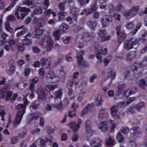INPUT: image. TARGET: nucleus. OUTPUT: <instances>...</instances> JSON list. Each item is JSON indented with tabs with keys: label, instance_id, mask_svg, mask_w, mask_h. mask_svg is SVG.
I'll return each mask as SVG.
<instances>
[{
	"label": "nucleus",
	"instance_id": "7c9ffc66",
	"mask_svg": "<svg viewBox=\"0 0 147 147\" xmlns=\"http://www.w3.org/2000/svg\"><path fill=\"white\" fill-rule=\"evenodd\" d=\"M2 95L1 96V98H3L4 96H7L9 98L12 94V92L11 91H8L5 92L4 90L2 91V93L1 94Z\"/></svg>",
	"mask_w": 147,
	"mask_h": 147
},
{
	"label": "nucleus",
	"instance_id": "393cba45",
	"mask_svg": "<svg viewBox=\"0 0 147 147\" xmlns=\"http://www.w3.org/2000/svg\"><path fill=\"white\" fill-rule=\"evenodd\" d=\"M61 32L60 30H57L53 32V36L57 40H59L60 39Z\"/></svg>",
	"mask_w": 147,
	"mask_h": 147
},
{
	"label": "nucleus",
	"instance_id": "4be33fe9",
	"mask_svg": "<svg viewBox=\"0 0 147 147\" xmlns=\"http://www.w3.org/2000/svg\"><path fill=\"white\" fill-rule=\"evenodd\" d=\"M118 36V41L119 43L122 42L123 40L126 38V34L123 32H121Z\"/></svg>",
	"mask_w": 147,
	"mask_h": 147
},
{
	"label": "nucleus",
	"instance_id": "0e129e2a",
	"mask_svg": "<svg viewBox=\"0 0 147 147\" xmlns=\"http://www.w3.org/2000/svg\"><path fill=\"white\" fill-rule=\"evenodd\" d=\"M40 106L39 103H36V102L32 103L30 107L33 109H36Z\"/></svg>",
	"mask_w": 147,
	"mask_h": 147
},
{
	"label": "nucleus",
	"instance_id": "58836bf2",
	"mask_svg": "<svg viewBox=\"0 0 147 147\" xmlns=\"http://www.w3.org/2000/svg\"><path fill=\"white\" fill-rule=\"evenodd\" d=\"M88 24L91 29H93L96 27V23L95 21H93L90 20L88 22Z\"/></svg>",
	"mask_w": 147,
	"mask_h": 147
},
{
	"label": "nucleus",
	"instance_id": "4c0bfd02",
	"mask_svg": "<svg viewBox=\"0 0 147 147\" xmlns=\"http://www.w3.org/2000/svg\"><path fill=\"white\" fill-rule=\"evenodd\" d=\"M73 130V132L74 134V135L72 137L71 140L73 141L76 142L77 141L79 138L78 134H76L77 133L78 130H76L75 131H74V130Z\"/></svg>",
	"mask_w": 147,
	"mask_h": 147
},
{
	"label": "nucleus",
	"instance_id": "6e6552de",
	"mask_svg": "<svg viewBox=\"0 0 147 147\" xmlns=\"http://www.w3.org/2000/svg\"><path fill=\"white\" fill-rule=\"evenodd\" d=\"M112 17L109 15L104 16H102L100 20L103 27H106L109 26V23L112 22Z\"/></svg>",
	"mask_w": 147,
	"mask_h": 147
},
{
	"label": "nucleus",
	"instance_id": "f03ea898",
	"mask_svg": "<svg viewBox=\"0 0 147 147\" xmlns=\"http://www.w3.org/2000/svg\"><path fill=\"white\" fill-rule=\"evenodd\" d=\"M138 41L133 38L124 41L123 47L126 50H129L132 48H135L136 46L138 45Z\"/></svg>",
	"mask_w": 147,
	"mask_h": 147
},
{
	"label": "nucleus",
	"instance_id": "72a5a7b5",
	"mask_svg": "<svg viewBox=\"0 0 147 147\" xmlns=\"http://www.w3.org/2000/svg\"><path fill=\"white\" fill-rule=\"evenodd\" d=\"M147 40V31L145 32L142 36V38L139 40L141 42H144Z\"/></svg>",
	"mask_w": 147,
	"mask_h": 147
},
{
	"label": "nucleus",
	"instance_id": "3c124183",
	"mask_svg": "<svg viewBox=\"0 0 147 147\" xmlns=\"http://www.w3.org/2000/svg\"><path fill=\"white\" fill-rule=\"evenodd\" d=\"M69 28V26L68 25L64 24H61L60 26V29L63 31L67 30Z\"/></svg>",
	"mask_w": 147,
	"mask_h": 147
},
{
	"label": "nucleus",
	"instance_id": "052dcab7",
	"mask_svg": "<svg viewBox=\"0 0 147 147\" xmlns=\"http://www.w3.org/2000/svg\"><path fill=\"white\" fill-rule=\"evenodd\" d=\"M121 129L122 133L124 134H127L129 131V128L127 127H122Z\"/></svg>",
	"mask_w": 147,
	"mask_h": 147
},
{
	"label": "nucleus",
	"instance_id": "ddd939ff",
	"mask_svg": "<svg viewBox=\"0 0 147 147\" xmlns=\"http://www.w3.org/2000/svg\"><path fill=\"white\" fill-rule=\"evenodd\" d=\"M118 107L117 105H114L111 108V114L112 116L115 118H119V116L117 114Z\"/></svg>",
	"mask_w": 147,
	"mask_h": 147
},
{
	"label": "nucleus",
	"instance_id": "69168bd1",
	"mask_svg": "<svg viewBox=\"0 0 147 147\" xmlns=\"http://www.w3.org/2000/svg\"><path fill=\"white\" fill-rule=\"evenodd\" d=\"M115 29L117 35H119V33H120L121 32H122L120 26L119 25H118L116 26Z\"/></svg>",
	"mask_w": 147,
	"mask_h": 147
},
{
	"label": "nucleus",
	"instance_id": "6ab92c4d",
	"mask_svg": "<svg viewBox=\"0 0 147 147\" xmlns=\"http://www.w3.org/2000/svg\"><path fill=\"white\" fill-rule=\"evenodd\" d=\"M83 37L81 36L78 35L77 37L76 40L77 43L78 44V47L80 48H82L83 47V43L80 42L83 40Z\"/></svg>",
	"mask_w": 147,
	"mask_h": 147
},
{
	"label": "nucleus",
	"instance_id": "f704fd0d",
	"mask_svg": "<svg viewBox=\"0 0 147 147\" xmlns=\"http://www.w3.org/2000/svg\"><path fill=\"white\" fill-rule=\"evenodd\" d=\"M22 29H23L20 32H21V34H22V35L28 32V30L27 28H24L23 26H21L18 27L15 30Z\"/></svg>",
	"mask_w": 147,
	"mask_h": 147
},
{
	"label": "nucleus",
	"instance_id": "2eb2a0df",
	"mask_svg": "<svg viewBox=\"0 0 147 147\" xmlns=\"http://www.w3.org/2000/svg\"><path fill=\"white\" fill-rule=\"evenodd\" d=\"M23 115L20 114L19 113H17L16 117L13 122V125L14 127H17L18 125L20 124Z\"/></svg>",
	"mask_w": 147,
	"mask_h": 147
},
{
	"label": "nucleus",
	"instance_id": "bf43d9fd",
	"mask_svg": "<svg viewBox=\"0 0 147 147\" xmlns=\"http://www.w3.org/2000/svg\"><path fill=\"white\" fill-rule=\"evenodd\" d=\"M76 110L74 109L73 111H70L69 113L68 117L73 118V117L75 116L76 114L75 112H76Z\"/></svg>",
	"mask_w": 147,
	"mask_h": 147
},
{
	"label": "nucleus",
	"instance_id": "a19ab883",
	"mask_svg": "<svg viewBox=\"0 0 147 147\" xmlns=\"http://www.w3.org/2000/svg\"><path fill=\"white\" fill-rule=\"evenodd\" d=\"M134 93V92L132 90L128 89L125 90L124 92V95L125 96L127 97L131 94H133Z\"/></svg>",
	"mask_w": 147,
	"mask_h": 147
},
{
	"label": "nucleus",
	"instance_id": "a878e982",
	"mask_svg": "<svg viewBox=\"0 0 147 147\" xmlns=\"http://www.w3.org/2000/svg\"><path fill=\"white\" fill-rule=\"evenodd\" d=\"M51 61V59L50 58H46V59L44 58H41L40 61V63L42 64H45L46 65H49L50 63V61Z\"/></svg>",
	"mask_w": 147,
	"mask_h": 147
},
{
	"label": "nucleus",
	"instance_id": "e433bc0d",
	"mask_svg": "<svg viewBox=\"0 0 147 147\" xmlns=\"http://www.w3.org/2000/svg\"><path fill=\"white\" fill-rule=\"evenodd\" d=\"M67 13L65 11H61L59 12L58 14V16L61 21L63 20L64 19V16H66Z\"/></svg>",
	"mask_w": 147,
	"mask_h": 147
},
{
	"label": "nucleus",
	"instance_id": "4468645a",
	"mask_svg": "<svg viewBox=\"0 0 147 147\" xmlns=\"http://www.w3.org/2000/svg\"><path fill=\"white\" fill-rule=\"evenodd\" d=\"M84 52L83 51H82L80 53V55L78 54L77 55V63L78 65H82L84 66H86V64L83 61V59L82 55L81 54V53L82 54H84Z\"/></svg>",
	"mask_w": 147,
	"mask_h": 147
},
{
	"label": "nucleus",
	"instance_id": "aec40b11",
	"mask_svg": "<svg viewBox=\"0 0 147 147\" xmlns=\"http://www.w3.org/2000/svg\"><path fill=\"white\" fill-rule=\"evenodd\" d=\"M38 98L41 100L44 99L46 96L45 92L42 89H39L38 90Z\"/></svg>",
	"mask_w": 147,
	"mask_h": 147
},
{
	"label": "nucleus",
	"instance_id": "f257e3e1",
	"mask_svg": "<svg viewBox=\"0 0 147 147\" xmlns=\"http://www.w3.org/2000/svg\"><path fill=\"white\" fill-rule=\"evenodd\" d=\"M41 46L49 51L51 50L53 47V43L50 37L47 36L42 37L40 42Z\"/></svg>",
	"mask_w": 147,
	"mask_h": 147
},
{
	"label": "nucleus",
	"instance_id": "5701e85b",
	"mask_svg": "<svg viewBox=\"0 0 147 147\" xmlns=\"http://www.w3.org/2000/svg\"><path fill=\"white\" fill-rule=\"evenodd\" d=\"M132 131H133V134H134L140 133L141 130L139 127H133L130 130V133H131Z\"/></svg>",
	"mask_w": 147,
	"mask_h": 147
},
{
	"label": "nucleus",
	"instance_id": "1a4fd4ad",
	"mask_svg": "<svg viewBox=\"0 0 147 147\" xmlns=\"http://www.w3.org/2000/svg\"><path fill=\"white\" fill-rule=\"evenodd\" d=\"M145 103L143 102H141L137 104L135 106H133L130 107L129 111L131 112H132L134 110H136L138 112L141 111L140 108L144 107Z\"/></svg>",
	"mask_w": 147,
	"mask_h": 147
},
{
	"label": "nucleus",
	"instance_id": "dca6fc26",
	"mask_svg": "<svg viewBox=\"0 0 147 147\" xmlns=\"http://www.w3.org/2000/svg\"><path fill=\"white\" fill-rule=\"evenodd\" d=\"M136 56V52L135 51L130 52L126 55L125 59L128 62H131Z\"/></svg>",
	"mask_w": 147,
	"mask_h": 147
},
{
	"label": "nucleus",
	"instance_id": "13d9d810",
	"mask_svg": "<svg viewBox=\"0 0 147 147\" xmlns=\"http://www.w3.org/2000/svg\"><path fill=\"white\" fill-rule=\"evenodd\" d=\"M54 106L55 107L58 109L60 111H62L63 109L62 104L61 102H60L59 104H55L54 105Z\"/></svg>",
	"mask_w": 147,
	"mask_h": 147
},
{
	"label": "nucleus",
	"instance_id": "bb28decb",
	"mask_svg": "<svg viewBox=\"0 0 147 147\" xmlns=\"http://www.w3.org/2000/svg\"><path fill=\"white\" fill-rule=\"evenodd\" d=\"M60 75L61 79V81L64 82L65 78V73L63 69H61L60 70Z\"/></svg>",
	"mask_w": 147,
	"mask_h": 147
},
{
	"label": "nucleus",
	"instance_id": "de8ad7c7",
	"mask_svg": "<svg viewBox=\"0 0 147 147\" xmlns=\"http://www.w3.org/2000/svg\"><path fill=\"white\" fill-rule=\"evenodd\" d=\"M63 41L65 44H67L70 40V37L69 36H64L62 38Z\"/></svg>",
	"mask_w": 147,
	"mask_h": 147
},
{
	"label": "nucleus",
	"instance_id": "774afa93",
	"mask_svg": "<svg viewBox=\"0 0 147 147\" xmlns=\"http://www.w3.org/2000/svg\"><path fill=\"white\" fill-rule=\"evenodd\" d=\"M7 20L9 21H15L16 20V18L14 15H10L8 17Z\"/></svg>",
	"mask_w": 147,
	"mask_h": 147
},
{
	"label": "nucleus",
	"instance_id": "7ed1b4c3",
	"mask_svg": "<svg viewBox=\"0 0 147 147\" xmlns=\"http://www.w3.org/2000/svg\"><path fill=\"white\" fill-rule=\"evenodd\" d=\"M139 9L138 6H133L128 11L124 12L123 15L127 18L129 19L134 17L137 13Z\"/></svg>",
	"mask_w": 147,
	"mask_h": 147
},
{
	"label": "nucleus",
	"instance_id": "09e8293b",
	"mask_svg": "<svg viewBox=\"0 0 147 147\" xmlns=\"http://www.w3.org/2000/svg\"><path fill=\"white\" fill-rule=\"evenodd\" d=\"M142 24L141 22H139L138 23L136 26V29H135L134 32L132 33V34H134L141 27Z\"/></svg>",
	"mask_w": 147,
	"mask_h": 147
},
{
	"label": "nucleus",
	"instance_id": "c9c22d12",
	"mask_svg": "<svg viewBox=\"0 0 147 147\" xmlns=\"http://www.w3.org/2000/svg\"><path fill=\"white\" fill-rule=\"evenodd\" d=\"M44 31L43 29H37L36 31L35 36L37 38H38L40 37V35L42 34Z\"/></svg>",
	"mask_w": 147,
	"mask_h": 147
},
{
	"label": "nucleus",
	"instance_id": "473e14b6",
	"mask_svg": "<svg viewBox=\"0 0 147 147\" xmlns=\"http://www.w3.org/2000/svg\"><path fill=\"white\" fill-rule=\"evenodd\" d=\"M110 69V71L107 73L108 76V77H111L112 80H113L115 79L116 76V73L115 72H114L111 69Z\"/></svg>",
	"mask_w": 147,
	"mask_h": 147
},
{
	"label": "nucleus",
	"instance_id": "b1692460",
	"mask_svg": "<svg viewBox=\"0 0 147 147\" xmlns=\"http://www.w3.org/2000/svg\"><path fill=\"white\" fill-rule=\"evenodd\" d=\"M106 144L107 146L111 147H112L115 144L114 141L110 137L106 140Z\"/></svg>",
	"mask_w": 147,
	"mask_h": 147
},
{
	"label": "nucleus",
	"instance_id": "cd10ccee",
	"mask_svg": "<svg viewBox=\"0 0 147 147\" xmlns=\"http://www.w3.org/2000/svg\"><path fill=\"white\" fill-rule=\"evenodd\" d=\"M23 43L25 45H30L32 43V40L30 38H25L22 40Z\"/></svg>",
	"mask_w": 147,
	"mask_h": 147
},
{
	"label": "nucleus",
	"instance_id": "8fccbe9b",
	"mask_svg": "<svg viewBox=\"0 0 147 147\" xmlns=\"http://www.w3.org/2000/svg\"><path fill=\"white\" fill-rule=\"evenodd\" d=\"M134 26V22H129L126 25V28L128 29H131Z\"/></svg>",
	"mask_w": 147,
	"mask_h": 147
},
{
	"label": "nucleus",
	"instance_id": "f3484780",
	"mask_svg": "<svg viewBox=\"0 0 147 147\" xmlns=\"http://www.w3.org/2000/svg\"><path fill=\"white\" fill-rule=\"evenodd\" d=\"M40 114L39 113H30L28 117L30 119L29 121H32L37 120L40 116Z\"/></svg>",
	"mask_w": 147,
	"mask_h": 147
},
{
	"label": "nucleus",
	"instance_id": "0eeeda50",
	"mask_svg": "<svg viewBox=\"0 0 147 147\" xmlns=\"http://www.w3.org/2000/svg\"><path fill=\"white\" fill-rule=\"evenodd\" d=\"M102 27V29H99L97 33L99 36L100 40L101 42L105 41L106 40H109L110 39V36L107 35V32Z\"/></svg>",
	"mask_w": 147,
	"mask_h": 147
},
{
	"label": "nucleus",
	"instance_id": "5fc2aeb1",
	"mask_svg": "<svg viewBox=\"0 0 147 147\" xmlns=\"http://www.w3.org/2000/svg\"><path fill=\"white\" fill-rule=\"evenodd\" d=\"M27 131L20 133L18 134L19 137L21 139L25 138L27 135Z\"/></svg>",
	"mask_w": 147,
	"mask_h": 147
},
{
	"label": "nucleus",
	"instance_id": "c03bdc74",
	"mask_svg": "<svg viewBox=\"0 0 147 147\" xmlns=\"http://www.w3.org/2000/svg\"><path fill=\"white\" fill-rule=\"evenodd\" d=\"M18 141V138L17 136H14L12 137L11 140V143L12 144L17 143Z\"/></svg>",
	"mask_w": 147,
	"mask_h": 147
},
{
	"label": "nucleus",
	"instance_id": "c756f323",
	"mask_svg": "<svg viewBox=\"0 0 147 147\" xmlns=\"http://www.w3.org/2000/svg\"><path fill=\"white\" fill-rule=\"evenodd\" d=\"M139 86L142 89H144L146 86V81L144 79L140 80L139 82Z\"/></svg>",
	"mask_w": 147,
	"mask_h": 147
},
{
	"label": "nucleus",
	"instance_id": "9d476101",
	"mask_svg": "<svg viewBox=\"0 0 147 147\" xmlns=\"http://www.w3.org/2000/svg\"><path fill=\"white\" fill-rule=\"evenodd\" d=\"M82 120L79 118L78 119V123L76 125V122L75 121L71 122L69 123V126L72 130H74V131L76 130H78L80 127V124L82 123Z\"/></svg>",
	"mask_w": 147,
	"mask_h": 147
},
{
	"label": "nucleus",
	"instance_id": "79ce46f5",
	"mask_svg": "<svg viewBox=\"0 0 147 147\" xmlns=\"http://www.w3.org/2000/svg\"><path fill=\"white\" fill-rule=\"evenodd\" d=\"M16 45V48L18 51H23L24 50V48L20 42H17Z\"/></svg>",
	"mask_w": 147,
	"mask_h": 147
},
{
	"label": "nucleus",
	"instance_id": "680f3d73",
	"mask_svg": "<svg viewBox=\"0 0 147 147\" xmlns=\"http://www.w3.org/2000/svg\"><path fill=\"white\" fill-rule=\"evenodd\" d=\"M98 76L96 74H93L90 77V81L92 83L94 82V80L96 79Z\"/></svg>",
	"mask_w": 147,
	"mask_h": 147
},
{
	"label": "nucleus",
	"instance_id": "f8f14e48",
	"mask_svg": "<svg viewBox=\"0 0 147 147\" xmlns=\"http://www.w3.org/2000/svg\"><path fill=\"white\" fill-rule=\"evenodd\" d=\"M102 141L98 138H94L90 142V144L92 147H99L101 145Z\"/></svg>",
	"mask_w": 147,
	"mask_h": 147
},
{
	"label": "nucleus",
	"instance_id": "a18cd8bd",
	"mask_svg": "<svg viewBox=\"0 0 147 147\" xmlns=\"http://www.w3.org/2000/svg\"><path fill=\"white\" fill-rule=\"evenodd\" d=\"M91 12V10L89 8L84 9L82 10L81 13V15H83L85 13L86 15H88L90 14Z\"/></svg>",
	"mask_w": 147,
	"mask_h": 147
},
{
	"label": "nucleus",
	"instance_id": "338daca9",
	"mask_svg": "<svg viewBox=\"0 0 147 147\" xmlns=\"http://www.w3.org/2000/svg\"><path fill=\"white\" fill-rule=\"evenodd\" d=\"M62 93L61 90H58L56 92V98H59L62 95Z\"/></svg>",
	"mask_w": 147,
	"mask_h": 147
},
{
	"label": "nucleus",
	"instance_id": "603ef678",
	"mask_svg": "<svg viewBox=\"0 0 147 147\" xmlns=\"http://www.w3.org/2000/svg\"><path fill=\"white\" fill-rule=\"evenodd\" d=\"M18 42V40H14L13 39L10 40L8 42L10 47H11L12 45H15Z\"/></svg>",
	"mask_w": 147,
	"mask_h": 147
},
{
	"label": "nucleus",
	"instance_id": "2f4dec72",
	"mask_svg": "<svg viewBox=\"0 0 147 147\" xmlns=\"http://www.w3.org/2000/svg\"><path fill=\"white\" fill-rule=\"evenodd\" d=\"M91 123L90 121L87 120L85 123V129L86 131L88 132L91 130Z\"/></svg>",
	"mask_w": 147,
	"mask_h": 147
},
{
	"label": "nucleus",
	"instance_id": "37998d69",
	"mask_svg": "<svg viewBox=\"0 0 147 147\" xmlns=\"http://www.w3.org/2000/svg\"><path fill=\"white\" fill-rule=\"evenodd\" d=\"M58 86L57 85H48L46 87V89H48L49 90H54L55 88H57Z\"/></svg>",
	"mask_w": 147,
	"mask_h": 147
},
{
	"label": "nucleus",
	"instance_id": "ea45409f",
	"mask_svg": "<svg viewBox=\"0 0 147 147\" xmlns=\"http://www.w3.org/2000/svg\"><path fill=\"white\" fill-rule=\"evenodd\" d=\"M117 140L119 142H122L124 140V138L123 136L120 133H118L116 137Z\"/></svg>",
	"mask_w": 147,
	"mask_h": 147
},
{
	"label": "nucleus",
	"instance_id": "9b49d317",
	"mask_svg": "<svg viewBox=\"0 0 147 147\" xmlns=\"http://www.w3.org/2000/svg\"><path fill=\"white\" fill-rule=\"evenodd\" d=\"M18 9L20 12H22L20 14L22 19H23L24 17L27 15L28 13L30 11L29 9H26L25 7H18Z\"/></svg>",
	"mask_w": 147,
	"mask_h": 147
},
{
	"label": "nucleus",
	"instance_id": "39448f33",
	"mask_svg": "<svg viewBox=\"0 0 147 147\" xmlns=\"http://www.w3.org/2000/svg\"><path fill=\"white\" fill-rule=\"evenodd\" d=\"M23 100L24 104L21 103L19 104L16 106V108L19 110L17 113H19L20 114L23 115L25 112L26 105H28V101L26 96L24 97L23 98Z\"/></svg>",
	"mask_w": 147,
	"mask_h": 147
},
{
	"label": "nucleus",
	"instance_id": "412c9836",
	"mask_svg": "<svg viewBox=\"0 0 147 147\" xmlns=\"http://www.w3.org/2000/svg\"><path fill=\"white\" fill-rule=\"evenodd\" d=\"M46 21L45 20L42 18H40L38 19V23L37 25L38 27L40 28L44 26L45 25Z\"/></svg>",
	"mask_w": 147,
	"mask_h": 147
},
{
	"label": "nucleus",
	"instance_id": "4d7b16f0",
	"mask_svg": "<svg viewBox=\"0 0 147 147\" xmlns=\"http://www.w3.org/2000/svg\"><path fill=\"white\" fill-rule=\"evenodd\" d=\"M4 108L3 106H0V115L2 117H3L6 113L4 111Z\"/></svg>",
	"mask_w": 147,
	"mask_h": 147
},
{
	"label": "nucleus",
	"instance_id": "20e7f679",
	"mask_svg": "<svg viewBox=\"0 0 147 147\" xmlns=\"http://www.w3.org/2000/svg\"><path fill=\"white\" fill-rule=\"evenodd\" d=\"M95 45H96L95 46V49L96 50V57L100 60V62L101 63L102 58L100 55H106L107 53V49L105 48L104 50L102 51L103 47H99L98 42H96Z\"/></svg>",
	"mask_w": 147,
	"mask_h": 147
},
{
	"label": "nucleus",
	"instance_id": "e2e57ef3",
	"mask_svg": "<svg viewBox=\"0 0 147 147\" xmlns=\"http://www.w3.org/2000/svg\"><path fill=\"white\" fill-rule=\"evenodd\" d=\"M109 12L110 14H111V13H115V8L113 7L112 5H109Z\"/></svg>",
	"mask_w": 147,
	"mask_h": 147
},
{
	"label": "nucleus",
	"instance_id": "a211bd4d",
	"mask_svg": "<svg viewBox=\"0 0 147 147\" xmlns=\"http://www.w3.org/2000/svg\"><path fill=\"white\" fill-rule=\"evenodd\" d=\"M100 129L102 131L105 132L107 131L108 128V125L106 121L102 122L99 125Z\"/></svg>",
	"mask_w": 147,
	"mask_h": 147
},
{
	"label": "nucleus",
	"instance_id": "864d4df0",
	"mask_svg": "<svg viewBox=\"0 0 147 147\" xmlns=\"http://www.w3.org/2000/svg\"><path fill=\"white\" fill-rule=\"evenodd\" d=\"M39 79L37 77H35L33 78L32 79L30 80V83L33 84H36L38 81Z\"/></svg>",
	"mask_w": 147,
	"mask_h": 147
},
{
	"label": "nucleus",
	"instance_id": "49530a36",
	"mask_svg": "<svg viewBox=\"0 0 147 147\" xmlns=\"http://www.w3.org/2000/svg\"><path fill=\"white\" fill-rule=\"evenodd\" d=\"M42 13V10L40 8H38L36 10L34 11L33 14L39 15L41 14Z\"/></svg>",
	"mask_w": 147,
	"mask_h": 147
},
{
	"label": "nucleus",
	"instance_id": "6e6d98bb",
	"mask_svg": "<svg viewBox=\"0 0 147 147\" xmlns=\"http://www.w3.org/2000/svg\"><path fill=\"white\" fill-rule=\"evenodd\" d=\"M66 2L64 1L63 2H61L58 5L59 9L61 10H63L65 8V4Z\"/></svg>",
	"mask_w": 147,
	"mask_h": 147
},
{
	"label": "nucleus",
	"instance_id": "c85d7f7f",
	"mask_svg": "<svg viewBox=\"0 0 147 147\" xmlns=\"http://www.w3.org/2000/svg\"><path fill=\"white\" fill-rule=\"evenodd\" d=\"M58 76L57 75H55L53 71H49V73L47 75V78H50L53 79L55 78H57Z\"/></svg>",
	"mask_w": 147,
	"mask_h": 147
},
{
	"label": "nucleus",
	"instance_id": "423d86ee",
	"mask_svg": "<svg viewBox=\"0 0 147 147\" xmlns=\"http://www.w3.org/2000/svg\"><path fill=\"white\" fill-rule=\"evenodd\" d=\"M147 65V56L144 57L142 62H138L134 63L131 67L133 71L134 72L136 71L138 67H142Z\"/></svg>",
	"mask_w": 147,
	"mask_h": 147
}]
</instances>
